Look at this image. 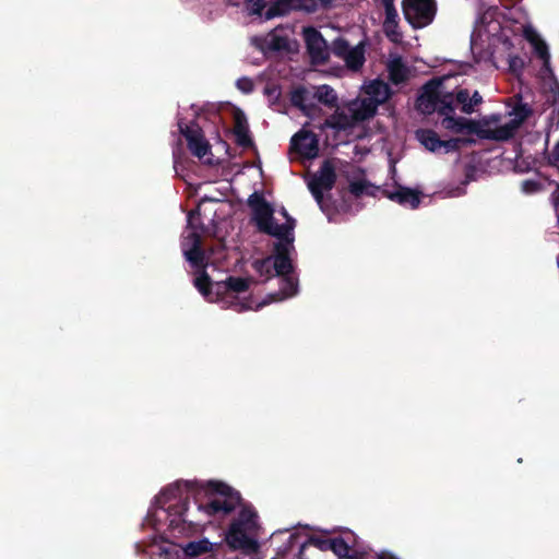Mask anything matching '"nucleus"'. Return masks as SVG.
Returning <instances> with one entry per match:
<instances>
[{"label": "nucleus", "instance_id": "f257e3e1", "mask_svg": "<svg viewBox=\"0 0 559 559\" xmlns=\"http://www.w3.org/2000/svg\"><path fill=\"white\" fill-rule=\"evenodd\" d=\"M183 491L191 493L198 503V509L210 518L229 515L242 502L239 491L218 480H210L206 484L197 480H177L160 491L159 499L164 502L181 499Z\"/></svg>", "mask_w": 559, "mask_h": 559}, {"label": "nucleus", "instance_id": "f03ea898", "mask_svg": "<svg viewBox=\"0 0 559 559\" xmlns=\"http://www.w3.org/2000/svg\"><path fill=\"white\" fill-rule=\"evenodd\" d=\"M259 528L258 514L249 506H245L238 516L231 521L225 534V542L231 550H239L245 555L258 552L260 545L252 536Z\"/></svg>", "mask_w": 559, "mask_h": 559}, {"label": "nucleus", "instance_id": "7ed1b4c3", "mask_svg": "<svg viewBox=\"0 0 559 559\" xmlns=\"http://www.w3.org/2000/svg\"><path fill=\"white\" fill-rule=\"evenodd\" d=\"M193 213L189 214L188 225L193 230L187 237V240L190 242L191 247L188 250H183L186 259L195 267H201L202 270L198 273L195 278L193 280L194 287L201 293V295L209 301H215L218 298L215 296V284L212 283V280L207 272L205 271L206 261L205 253L202 248V236L197 231L198 227L193 223Z\"/></svg>", "mask_w": 559, "mask_h": 559}, {"label": "nucleus", "instance_id": "20e7f679", "mask_svg": "<svg viewBox=\"0 0 559 559\" xmlns=\"http://www.w3.org/2000/svg\"><path fill=\"white\" fill-rule=\"evenodd\" d=\"M442 83L439 79H431L423 85L415 102L417 111L425 116L438 112L443 116L447 112H452V105L454 98L452 92H443L441 90Z\"/></svg>", "mask_w": 559, "mask_h": 559}, {"label": "nucleus", "instance_id": "39448f33", "mask_svg": "<svg viewBox=\"0 0 559 559\" xmlns=\"http://www.w3.org/2000/svg\"><path fill=\"white\" fill-rule=\"evenodd\" d=\"M402 9L405 20L414 28H421L433 21L437 5L435 0H403Z\"/></svg>", "mask_w": 559, "mask_h": 559}, {"label": "nucleus", "instance_id": "423d86ee", "mask_svg": "<svg viewBox=\"0 0 559 559\" xmlns=\"http://www.w3.org/2000/svg\"><path fill=\"white\" fill-rule=\"evenodd\" d=\"M178 128L193 156L200 159H204L207 155L212 156L211 144L205 139L204 132L198 122L192 121L190 124H186L179 121Z\"/></svg>", "mask_w": 559, "mask_h": 559}, {"label": "nucleus", "instance_id": "0eeeda50", "mask_svg": "<svg viewBox=\"0 0 559 559\" xmlns=\"http://www.w3.org/2000/svg\"><path fill=\"white\" fill-rule=\"evenodd\" d=\"M330 53L345 61L348 69L358 71L364 66L365 58V44L360 43L355 47H350L349 43L344 37H337L330 46Z\"/></svg>", "mask_w": 559, "mask_h": 559}, {"label": "nucleus", "instance_id": "6e6552de", "mask_svg": "<svg viewBox=\"0 0 559 559\" xmlns=\"http://www.w3.org/2000/svg\"><path fill=\"white\" fill-rule=\"evenodd\" d=\"M335 181L336 173L334 165L330 160H324L319 168L318 175H314L308 182V189L320 206L323 203V191L332 190Z\"/></svg>", "mask_w": 559, "mask_h": 559}, {"label": "nucleus", "instance_id": "1a4fd4ad", "mask_svg": "<svg viewBox=\"0 0 559 559\" xmlns=\"http://www.w3.org/2000/svg\"><path fill=\"white\" fill-rule=\"evenodd\" d=\"M304 38L311 63L325 64L330 58V46L322 34L317 28L309 26L304 29Z\"/></svg>", "mask_w": 559, "mask_h": 559}, {"label": "nucleus", "instance_id": "9d476101", "mask_svg": "<svg viewBox=\"0 0 559 559\" xmlns=\"http://www.w3.org/2000/svg\"><path fill=\"white\" fill-rule=\"evenodd\" d=\"M247 203L252 210V219L259 231L263 234L270 231V225L274 221V209L272 205L258 192L250 194Z\"/></svg>", "mask_w": 559, "mask_h": 559}, {"label": "nucleus", "instance_id": "9b49d317", "mask_svg": "<svg viewBox=\"0 0 559 559\" xmlns=\"http://www.w3.org/2000/svg\"><path fill=\"white\" fill-rule=\"evenodd\" d=\"M290 150L301 157L314 158L319 153V139L314 132L302 128L292 136Z\"/></svg>", "mask_w": 559, "mask_h": 559}, {"label": "nucleus", "instance_id": "f8f14e48", "mask_svg": "<svg viewBox=\"0 0 559 559\" xmlns=\"http://www.w3.org/2000/svg\"><path fill=\"white\" fill-rule=\"evenodd\" d=\"M441 127L453 133H466V134H480L479 122L464 117H456L454 105H452V112H447L442 116Z\"/></svg>", "mask_w": 559, "mask_h": 559}, {"label": "nucleus", "instance_id": "ddd939ff", "mask_svg": "<svg viewBox=\"0 0 559 559\" xmlns=\"http://www.w3.org/2000/svg\"><path fill=\"white\" fill-rule=\"evenodd\" d=\"M383 194L391 201L412 210L418 209L421 202L423 192L416 189L394 186L393 189H384Z\"/></svg>", "mask_w": 559, "mask_h": 559}, {"label": "nucleus", "instance_id": "4468645a", "mask_svg": "<svg viewBox=\"0 0 559 559\" xmlns=\"http://www.w3.org/2000/svg\"><path fill=\"white\" fill-rule=\"evenodd\" d=\"M290 241L276 242L274 245V254L271 255L272 265L275 272V275H288L294 271L293 262L290 259V252L294 250V245L289 243Z\"/></svg>", "mask_w": 559, "mask_h": 559}, {"label": "nucleus", "instance_id": "2eb2a0df", "mask_svg": "<svg viewBox=\"0 0 559 559\" xmlns=\"http://www.w3.org/2000/svg\"><path fill=\"white\" fill-rule=\"evenodd\" d=\"M234 134L236 143L242 148H251L254 142L250 135L247 117L242 110L236 109L234 111Z\"/></svg>", "mask_w": 559, "mask_h": 559}, {"label": "nucleus", "instance_id": "dca6fc26", "mask_svg": "<svg viewBox=\"0 0 559 559\" xmlns=\"http://www.w3.org/2000/svg\"><path fill=\"white\" fill-rule=\"evenodd\" d=\"M251 282L252 280L249 277L228 276L225 281L215 283V296L221 298L230 292L245 293L249 289Z\"/></svg>", "mask_w": 559, "mask_h": 559}, {"label": "nucleus", "instance_id": "f3484780", "mask_svg": "<svg viewBox=\"0 0 559 559\" xmlns=\"http://www.w3.org/2000/svg\"><path fill=\"white\" fill-rule=\"evenodd\" d=\"M516 129L518 127L512 121H509L493 130L480 129L479 138L495 141H508L514 136Z\"/></svg>", "mask_w": 559, "mask_h": 559}, {"label": "nucleus", "instance_id": "a211bd4d", "mask_svg": "<svg viewBox=\"0 0 559 559\" xmlns=\"http://www.w3.org/2000/svg\"><path fill=\"white\" fill-rule=\"evenodd\" d=\"M355 126L352 114L335 110L329 118L325 119L322 128H330L337 131H345Z\"/></svg>", "mask_w": 559, "mask_h": 559}, {"label": "nucleus", "instance_id": "6ab92c4d", "mask_svg": "<svg viewBox=\"0 0 559 559\" xmlns=\"http://www.w3.org/2000/svg\"><path fill=\"white\" fill-rule=\"evenodd\" d=\"M331 551L340 559H361V555L352 550V546L343 537L331 538Z\"/></svg>", "mask_w": 559, "mask_h": 559}, {"label": "nucleus", "instance_id": "aec40b11", "mask_svg": "<svg viewBox=\"0 0 559 559\" xmlns=\"http://www.w3.org/2000/svg\"><path fill=\"white\" fill-rule=\"evenodd\" d=\"M377 104L368 99L362 100L358 107L349 108L355 126L358 122H362L365 120L372 118L377 112Z\"/></svg>", "mask_w": 559, "mask_h": 559}, {"label": "nucleus", "instance_id": "412c9836", "mask_svg": "<svg viewBox=\"0 0 559 559\" xmlns=\"http://www.w3.org/2000/svg\"><path fill=\"white\" fill-rule=\"evenodd\" d=\"M417 140L430 152H439L441 139L432 129H419L416 131Z\"/></svg>", "mask_w": 559, "mask_h": 559}, {"label": "nucleus", "instance_id": "4be33fe9", "mask_svg": "<svg viewBox=\"0 0 559 559\" xmlns=\"http://www.w3.org/2000/svg\"><path fill=\"white\" fill-rule=\"evenodd\" d=\"M281 276V287L280 292L275 295H270L272 301L282 300L287 297H292L297 293L298 283L292 274L288 275H280Z\"/></svg>", "mask_w": 559, "mask_h": 559}, {"label": "nucleus", "instance_id": "5701e85b", "mask_svg": "<svg viewBox=\"0 0 559 559\" xmlns=\"http://www.w3.org/2000/svg\"><path fill=\"white\" fill-rule=\"evenodd\" d=\"M367 93L371 96L370 100L377 105L385 103L391 95L389 85L381 81H373Z\"/></svg>", "mask_w": 559, "mask_h": 559}, {"label": "nucleus", "instance_id": "b1692460", "mask_svg": "<svg viewBox=\"0 0 559 559\" xmlns=\"http://www.w3.org/2000/svg\"><path fill=\"white\" fill-rule=\"evenodd\" d=\"M389 79L395 85L404 83L408 79V70L401 60L393 61L389 66Z\"/></svg>", "mask_w": 559, "mask_h": 559}, {"label": "nucleus", "instance_id": "393cba45", "mask_svg": "<svg viewBox=\"0 0 559 559\" xmlns=\"http://www.w3.org/2000/svg\"><path fill=\"white\" fill-rule=\"evenodd\" d=\"M314 97L318 99V102L330 108L337 107V95L335 91L329 85L319 86Z\"/></svg>", "mask_w": 559, "mask_h": 559}, {"label": "nucleus", "instance_id": "a878e982", "mask_svg": "<svg viewBox=\"0 0 559 559\" xmlns=\"http://www.w3.org/2000/svg\"><path fill=\"white\" fill-rule=\"evenodd\" d=\"M213 545L209 539L203 538L200 540L189 542L183 548L185 554L189 557H198L200 555L211 551Z\"/></svg>", "mask_w": 559, "mask_h": 559}, {"label": "nucleus", "instance_id": "bb28decb", "mask_svg": "<svg viewBox=\"0 0 559 559\" xmlns=\"http://www.w3.org/2000/svg\"><path fill=\"white\" fill-rule=\"evenodd\" d=\"M264 234L277 238V242L286 243L290 241L289 243L294 245V233H290L288 228L284 227V224H276L275 221L270 225V231H265Z\"/></svg>", "mask_w": 559, "mask_h": 559}, {"label": "nucleus", "instance_id": "cd10ccee", "mask_svg": "<svg viewBox=\"0 0 559 559\" xmlns=\"http://www.w3.org/2000/svg\"><path fill=\"white\" fill-rule=\"evenodd\" d=\"M292 9V0H277L267 8L264 13L265 20L286 15Z\"/></svg>", "mask_w": 559, "mask_h": 559}, {"label": "nucleus", "instance_id": "c85d7f7f", "mask_svg": "<svg viewBox=\"0 0 559 559\" xmlns=\"http://www.w3.org/2000/svg\"><path fill=\"white\" fill-rule=\"evenodd\" d=\"M536 56L543 60V70L549 75L554 76L552 69L550 67V53L547 44L542 39L540 41L532 45Z\"/></svg>", "mask_w": 559, "mask_h": 559}, {"label": "nucleus", "instance_id": "c756f323", "mask_svg": "<svg viewBox=\"0 0 559 559\" xmlns=\"http://www.w3.org/2000/svg\"><path fill=\"white\" fill-rule=\"evenodd\" d=\"M272 257H266L264 259H257L252 262V269L260 276H264L265 280H270L275 275L273 265H272Z\"/></svg>", "mask_w": 559, "mask_h": 559}, {"label": "nucleus", "instance_id": "7c9ffc66", "mask_svg": "<svg viewBox=\"0 0 559 559\" xmlns=\"http://www.w3.org/2000/svg\"><path fill=\"white\" fill-rule=\"evenodd\" d=\"M454 106L460 105L464 114L471 115L475 109L471 106V93L467 88H459L453 93Z\"/></svg>", "mask_w": 559, "mask_h": 559}, {"label": "nucleus", "instance_id": "2f4dec72", "mask_svg": "<svg viewBox=\"0 0 559 559\" xmlns=\"http://www.w3.org/2000/svg\"><path fill=\"white\" fill-rule=\"evenodd\" d=\"M308 545L314 546L321 551H328L331 550V538H322L317 536H311L308 538V540L302 544V546L299 549L298 558L304 559L305 549Z\"/></svg>", "mask_w": 559, "mask_h": 559}, {"label": "nucleus", "instance_id": "473e14b6", "mask_svg": "<svg viewBox=\"0 0 559 559\" xmlns=\"http://www.w3.org/2000/svg\"><path fill=\"white\" fill-rule=\"evenodd\" d=\"M533 114L532 107L526 103H519L513 108L514 119L511 121L519 128Z\"/></svg>", "mask_w": 559, "mask_h": 559}, {"label": "nucleus", "instance_id": "72a5a7b5", "mask_svg": "<svg viewBox=\"0 0 559 559\" xmlns=\"http://www.w3.org/2000/svg\"><path fill=\"white\" fill-rule=\"evenodd\" d=\"M546 103L554 107L552 116L550 119L552 120L555 115H557L559 124V82L557 80H555L549 87Z\"/></svg>", "mask_w": 559, "mask_h": 559}, {"label": "nucleus", "instance_id": "f704fd0d", "mask_svg": "<svg viewBox=\"0 0 559 559\" xmlns=\"http://www.w3.org/2000/svg\"><path fill=\"white\" fill-rule=\"evenodd\" d=\"M471 139L464 138H453L449 140H441L440 150H443L444 153L457 152L460 151L463 144L472 143Z\"/></svg>", "mask_w": 559, "mask_h": 559}, {"label": "nucleus", "instance_id": "c9c22d12", "mask_svg": "<svg viewBox=\"0 0 559 559\" xmlns=\"http://www.w3.org/2000/svg\"><path fill=\"white\" fill-rule=\"evenodd\" d=\"M309 92L304 86H298L290 93V103L294 107L301 109L306 106Z\"/></svg>", "mask_w": 559, "mask_h": 559}, {"label": "nucleus", "instance_id": "e433bc0d", "mask_svg": "<svg viewBox=\"0 0 559 559\" xmlns=\"http://www.w3.org/2000/svg\"><path fill=\"white\" fill-rule=\"evenodd\" d=\"M266 7L265 0H246V8L252 15H262Z\"/></svg>", "mask_w": 559, "mask_h": 559}, {"label": "nucleus", "instance_id": "4c0bfd02", "mask_svg": "<svg viewBox=\"0 0 559 559\" xmlns=\"http://www.w3.org/2000/svg\"><path fill=\"white\" fill-rule=\"evenodd\" d=\"M385 10V20H384V23H383V28L384 29H389V27L392 25V26H399V23H397V20H399V14H397V11L394 8H389V9H384Z\"/></svg>", "mask_w": 559, "mask_h": 559}, {"label": "nucleus", "instance_id": "58836bf2", "mask_svg": "<svg viewBox=\"0 0 559 559\" xmlns=\"http://www.w3.org/2000/svg\"><path fill=\"white\" fill-rule=\"evenodd\" d=\"M368 188L369 185L366 181H353L349 185V192L354 197L359 198L362 194L367 193Z\"/></svg>", "mask_w": 559, "mask_h": 559}, {"label": "nucleus", "instance_id": "ea45409f", "mask_svg": "<svg viewBox=\"0 0 559 559\" xmlns=\"http://www.w3.org/2000/svg\"><path fill=\"white\" fill-rule=\"evenodd\" d=\"M300 110L305 116L311 119H313L321 112V108L314 103H307L306 106L302 107Z\"/></svg>", "mask_w": 559, "mask_h": 559}, {"label": "nucleus", "instance_id": "a19ab883", "mask_svg": "<svg viewBox=\"0 0 559 559\" xmlns=\"http://www.w3.org/2000/svg\"><path fill=\"white\" fill-rule=\"evenodd\" d=\"M286 46H287L286 38H284L282 36H273L269 44L270 49L276 50V51L286 48Z\"/></svg>", "mask_w": 559, "mask_h": 559}, {"label": "nucleus", "instance_id": "79ce46f5", "mask_svg": "<svg viewBox=\"0 0 559 559\" xmlns=\"http://www.w3.org/2000/svg\"><path fill=\"white\" fill-rule=\"evenodd\" d=\"M237 86L245 93H250L253 90V84L250 79L243 78L237 81Z\"/></svg>", "mask_w": 559, "mask_h": 559}, {"label": "nucleus", "instance_id": "37998d69", "mask_svg": "<svg viewBox=\"0 0 559 559\" xmlns=\"http://www.w3.org/2000/svg\"><path fill=\"white\" fill-rule=\"evenodd\" d=\"M525 39L531 44L534 45L542 40L540 36L532 28H526L524 31Z\"/></svg>", "mask_w": 559, "mask_h": 559}, {"label": "nucleus", "instance_id": "c03bdc74", "mask_svg": "<svg viewBox=\"0 0 559 559\" xmlns=\"http://www.w3.org/2000/svg\"><path fill=\"white\" fill-rule=\"evenodd\" d=\"M548 164L549 165H557V164H559V142L555 145L551 154L549 155Z\"/></svg>", "mask_w": 559, "mask_h": 559}, {"label": "nucleus", "instance_id": "a18cd8bd", "mask_svg": "<svg viewBox=\"0 0 559 559\" xmlns=\"http://www.w3.org/2000/svg\"><path fill=\"white\" fill-rule=\"evenodd\" d=\"M481 103H483L481 95L477 91H475L473 93V95H471V106H472V108L475 109V106H477V105H479Z\"/></svg>", "mask_w": 559, "mask_h": 559}, {"label": "nucleus", "instance_id": "49530a36", "mask_svg": "<svg viewBox=\"0 0 559 559\" xmlns=\"http://www.w3.org/2000/svg\"><path fill=\"white\" fill-rule=\"evenodd\" d=\"M264 92L270 97L274 96V97L278 98L281 96V91L277 86H271V87L266 86Z\"/></svg>", "mask_w": 559, "mask_h": 559}, {"label": "nucleus", "instance_id": "de8ad7c7", "mask_svg": "<svg viewBox=\"0 0 559 559\" xmlns=\"http://www.w3.org/2000/svg\"><path fill=\"white\" fill-rule=\"evenodd\" d=\"M284 227L288 228L290 233H294V229L296 227V219L292 216H287L284 223Z\"/></svg>", "mask_w": 559, "mask_h": 559}, {"label": "nucleus", "instance_id": "09e8293b", "mask_svg": "<svg viewBox=\"0 0 559 559\" xmlns=\"http://www.w3.org/2000/svg\"><path fill=\"white\" fill-rule=\"evenodd\" d=\"M523 188L526 192H532V191H535L536 188H537V183L535 181H532V180H525L523 182Z\"/></svg>", "mask_w": 559, "mask_h": 559}, {"label": "nucleus", "instance_id": "8fccbe9b", "mask_svg": "<svg viewBox=\"0 0 559 559\" xmlns=\"http://www.w3.org/2000/svg\"><path fill=\"white\" fill-rule=\"evenodd\" d=\"M396 28H397V26H392V25H391V26L389 27V29H384V32H385L386 36H388L389 38H391L392 40H395V38H393V36L399 35V33L396 32Z\"/></svg>", "mask_w": 559, "mask_h": 559}, {"label": "nucleus", "instance_id": "3c124183", "mask_svg": "<svg viewBox=\"0 0 559 559\" xmlns=\"http://www.w3.org/2000/svg\"><path fill=\"white\" fill-rule=\"evenodd\" d=\"M188 497H186L181 503V511L178 512L180 516H183L185 513L188 511Z\"/></svg>", "mask_w": 559, "mask_h": 559}, {"label": "nucleus", "instance_id": "603ef678", "mask_svg": "<svg viewBox=\"0 0 559 559\" xmlns=\"http://www.w3.org/2000/svg\"><path fill=\"white\" fill-rule=\"evenodd\" d=\"M377 559H399V558L392 554L382 552L377 556Z\"/></svg>", "mask_w": 559, "mask_h": 559}, {"label": "nucleus", "instance_id": "864d4df0", "mask_svg": "<svg viewBox=\"0 0 559 559\" xmlns=\"http://www.w3.org/2000/svg\"><path fill=\"white\" fill-rule=\"evenodd\" d=\"M384 9L394 8V0H381Z\"/></svg>", "mask_w": 559, "mask_h": 559}, {"label": "nucleus", "instance_id": "5fc2aeb1", "mask_svg": "<svg viewBox=\"0 0 559 559\" xmlns=\"http://www.w3.org/2000/svg\"><path fill=\"white\" fill-rule=\"evenodd\" d=\"M455 190H456V194L455 195H461V194H463L465 192L464 189H462V188H456Z\"/></svg>", "mask_w": 559, "mask_h": 559}, {"label": "nucleus", "instance_id": "6e6d98bb", "mask_svg": "<svg viewBox=\"0 0 559 559\" xmlns=\"http://www.w3.org/2000/svg\"><path fill=\"white\" fill-rule=\"evenodd\" d=\"M281 213L285 217V219L287 218V216H290L285 209H283Z\"/></svg>", "mask_w": 559, "mask_h": 559}, {"label": "nucleus", "instance_id": "4d7b16f0", "mask_svg": "<svg viewBox=\"0 0 559 559\" xmlns=\"http://www.w3.org/2000/svg\"><path fill=\"white\" fill-rule=\"evenodd\" d=\"M204 163L207 164V165H213V162H212L211 157H207L206 159H204Z\"/></svg>", "mask_w": 559, "mask_h": 559}]
</instances>
